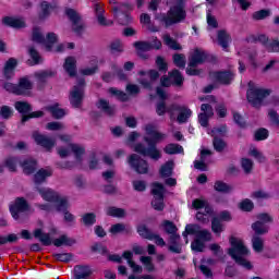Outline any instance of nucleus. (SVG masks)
<instances>
[{
	"label": "nucleus",
	"instance_id": "49",
	"mask_svg": "<svg viewBox=\"0 0 279 279\" xmlns=\"http://www.w3.org/2000/svg\"><path fill=\"white\" fill-rule=\"evenodd\" d=\"M109 51L112 56L123 53V43L120 39H114L109 45Z\"/></svg>",
	"mask_w": 279,
	"mask_h": 279
},
{
	"label": "nucleus",
	"instance_id": "31",
	"mask_svg": "<svg viewBox=\"0 0 279 279\" xmlns=\"http://www.w3.org/2000/svg\"><path fill=\"white\" fill-rule=\"evenodd\" d=\"M2 23L8 27H13L14 29H23V27H25V21L11 16L3 17Z\"/></svg>",
	"mask_w": 279,
	"mask_h": 279
},
{
	"label": "nucleus",
	"instance_id": "10",
	"mask_svg": "<svg viewBox=\"0 0 279 279\" xmlns=\"http://www.w3.org/2000/svg\"><path fill=\"white\" fill-rule=\"evenodd\" d=\"M37 191L39 195H41L43 199H45V202H50V204H54L56 210L58 209V206H60L61 202L68 199L66 197H61L58 192L51 189L37 187Z\"/></svg>",
	"mask_w": 279,
	"mask_h": 279
},
{
	"label": "nucleus",
	"instance_id": "51",
	"mask_svg": "<svg viewBox=\"0 0 279 279\" xmlns=\"http://www.w3.org/2000/svg\"><path fill=\"white\" fill-rule=\"evenodd\" d=\"M137 234H140V236L142 238V239H147V241H151V235L154 234L153 232H151V230H149V228H147V226L146 225H140V226H137Z\"/></svg>",
	"mask_w": 279,
	"mask_h": 279
},
{
	"label": "nucleus",
	"instance_id": "54",
	"mask_svg": "<svg viewBox=\"0 0 279 279\" xmlns=\"http://www.w3.org/2000/svg\"><path fill=\"white\" fill-rule=\"evenodd\" d=\"M52 257L57 263H71L73 260L72 253H54Z\"/></svg>",
	"mask_w": 279,
	"mask_h": 279
},
{
	"label": "nucleus",
	"instance_id": "13",
	"mask_svg": "<svg viewBox=\"0 0 279 279\" xmlns=\"http://www.w3.org/2000/svg\"><path fill=\"white\" fill-rule=\"evenodd\" d=\"M214 78L218 84H222V86H230L234 82V72L230 70L216 71L214 72Z\"/></svg>",
	"mask_w": 279,
	"mask_h": 279
},
{
	"label": "nucleus",
	"instance_id": "43",
	"mask_svg": "<svg viewBox=\"0 0 279 279\" xmlns=\"http://www.w3.org/2000/svg\"><path fill=\"white\" fill-rule=\"evenodd\" d=\"M14 117V109L8 105H2L0 107V119L3 121H10L11 118Z\"/></svg>",
	"mask_w": 279,
	"mask_h": 279
},
{
	"label": "nucleus",
	"instance_id": "27",
	"mask_svg": "<svg viewBox=\"0 0 279 279\" xmlns=\"http://www.w3.org/2000/svg\"><path fill=\"white\" fill-rule=\"evenodd\" d=\"M15 110L21 114V117H27L34 108L32 107V104L24 101V100H19L14 104Z\"/></svg>",
	"mask_w": 279,
	"mask_h": 279
},
{
	"label": "nucleus",
	"instance_id": "40",
	"mask_svg": "<svg viewBox=\"0 0 279 279\" xmlns=\"http://www.w3.org/2000/svg\"><path fill=\"white\" fill-rule=\"evenodd\" d=\"M163 43L173 51H181L182 49V45H180L178 40L173 39L169 34L163 35Z\"/></svg>",
	"mask_w": 279,
	"mask_h": 279
},
{
	"label": "nucleus",
	"instance_id": "2",
	"mask_svg": "<svg viewBox=\"0 0 279 279\" xmlns=\"http://www.w3.org/2000/svg\"><path fill=\"white\" fill-rule=\"evenodd\" d=\"M231 247L228 250L229 256L234 260L236 265L240 267H244V269L251 270L253 269V265L250 260H247L243 256H247L250 254V250L245 244H243V241L231 236L229 239Z\"/></svg>",
	"mask_w": 279,
	"mask_h": 279
},
{
	"label": "nucleus",
	"instance_id": "39",
	"mask_svg": "<svg viewBox=\"0 0 279 279\" xmlns=\"http://www.w3.org/2000/svg\"><path fill=\"white\" fill-rule=\"evenodd\" d=\"M230 35L228 32L220 29L218 31V45L222 47V49H228L230 47Z\"/></svg>",
	"mask_w": 279,
	"mask_h": 279
},
{
	"label": "nucleus",
	"instance_id": "7",
	"mask_svg": "<svg viewBox=\"0 0 279 279\" xmlns=\"http://www.w3.org/2000/svg\"><path fill=\"white\" fill-rule=\"evenodd\" d=\"M270 95L271 89L251 87L246 92V99L248 104L253 106V108H259V106L263 104V99H265V97H269Z\"/></svg>",
	"mask_w": 279,
	"mask_h": 279
},
{
	"label": "nucleus",
	"instance_id": "36",
	"mask_svg": "<svg viewBox=\"0 0 279 279\" xmlns=\"http://www.w3.org/2000/svg\"><path fill=\"white\" fill-rule=\"evenodd\" d=\"M163 151L168 156H175L178 154H184V147H182L180 144L170 143L163 147Z\"/></svg>",
	"mask_w": 279,
	"mask_h": 279
},
{
	"label": "nucleus",
	"instance_id": "22",
	"mask_svg": "<svg viewBox=\"0 0 279 279\" xmlns=\"http://www.w3.org/2000/svg\"><path fill=\"white\" fill-rule=\"evenodd\" d=\"M114 19H117L119 25L128 26L132 23V15L128 12H119V7H112Z\"/></svg>",
	"mask_w": 279,
	"mask_h": 279
},
{
	"label": "nucleus",
	"instance_id": "23",
	"mask_svg": "<svg viewBox=\"0 0 279 279\" xmlns=\"http://www.w3.org/2000/svg\"><path fill=\"white\" fill-rule=\"evenodd\" d=\"M57 213H63L64 221L66 223H72L75 221V216L69 211V199L61 201L59 205H57Z\"/></svg>",
	"mask_w": 279,
	"mask_h": 279
},
{
	"label": "nucleus",
	"instance_id": "57",
	"mask_svg": "<svg viewBox=\"0 0 279 279\" xmlns=\"http://www.w3.org/2000/svg\"><path fill=\"white\" fill-rule=\"evenodd\" d=\"M155 64L159 73H167V71H169V63H167V61L162 58V56L156 57Z\"/></svg>",
	"mask_w": 279,
	"mask_h": 279
},
{
	"label": "nucleus",
	"instance_id": "44",
	"mask_svg": "<svg viewBox=\"0 0 279 279\" xmlns=\"http://www.w3.org/2000/svg\"><path fill=\"white\" fill-rule=\"evenodd\" d=\"M214 190L217 191V193L228 194L232 193L233 187L223 181H216L214 184Z\"/></svg>",
	"mask_w": 279,
	"mask_h": 279
},
{
	"label": "nucleus",
	"instance_id": "29",
	"mask_svg": "<svg viewBox=\"0 0 279 279\" xmlns=\"http://www.w3.org/2000/svg\"><path fill=\"white\" fill-rule=\"evenodd\" d=\"M173 169H175V162L173 160L166 161L159 169L160 178H171Z\"/></svg>",
	"mask_w": 279,
	"mask_h": 279
},
{
	"label": "nucleus",
	"instance_id": "9",
	"mask_svg": "<svg viewBox=\"0 0 279 279\" xmlns=\"http://www.w3.org/2000/svg\"><path fill=\"white\" fill-rule=\"evenodd\" d=\"M128 163L130 165L131 169H133V171L140 175L149 173V163L137 154L130 155Z\"/></svg>",
	"mask_w": 279,
	"mask_h": 279
},
{
	"label": "nucleus",
	"instance_id": "56",
	"mask_svg": "<svg viewBox=\"0 0 279 279\" xmlns=\"http://www.w3.org/2000/svg\"><path fill=\"white\" fill-rule=\"evenodd\" d=\"M161 226L166 234H175L178 232V226L171 220H163Z\"/></svg>",
	"mask_w": 279,
	"mask_h": 279
},
{
	"label": "nucleus",
	"instance_id": "8",
	"mask_svg": "<svg viewBox=\"0 0 279 279\" xmlns=\"http://www.w3.org/2000/svg\"><path fill=\"white\" fill-rule=\"evenodd\" d=\"M31 208L32 207L25 197H16L14 203L9 206L10 214L14 221L21 219V213H29Z\"/></svg>",
	"mask_w": 279,
	"mask_h": 279
},
{
	"label": "nucleus",
	"instance_id": "33",
	"mask_svg": "<svg viewBox=\"0 0 279 279\" xmlns=\"http://www.w3.org/2000/svg\"><path fill=\"white\" fill-rule=\"evenodd\" d=\"M51 175H53V172L46 170L45 168L39 169L34 174V182L36 186H39V184H43V182H46L47 178H51Z\"/></svg>",
	"mask_w": 279,
	"mask_h": 279
},
{
	"label": "nucleus",
	"instance_id": "41",
	"mask_svg": "<svg viewBox=\"0 0 279 279\" xmlns=\"http://www.w3.org/2000/svg\"><path fill=\"white\" fill-rule=\"evenodd\" d=\"M226 228L223 227V223H221V219L219 217H214L211 219V231L214 234H217V236H221V232H223Z\"/></svg>",
	"mask_w": 279,
	"mask_h": 279
},
{
	"label": "nucleus",
	"instance_id": "60",
	"mask_svg": "<svg viewBox=\"0 0 279 279\" xmlns=\"http://www.w3.org/2000/svg\"><path fill=\"white\" fill-rule=\"evenodd\" d=\"M155 110L158 117H165L166 112H169V107H167V101L158 100L155 105Z\"/></svg>",
	"mask_w": 279,
	"mask_h": 279
},
{
	"label": "nucleus",
	"instance_id": "62",
	"mask_svg": "<svg viewBox=\"0 0 279 279\" xmlns=\"http://www.w3.org/2000/svg\"><path fill=\"white\" fill-rule=\"evenodd\" d=\"M46 49L47 51H51L53 45H56V43H58V35H56V33H48L46 35Z\"/></svg>",
	"mask_w": 279,
	"mask_h": 279
},
{
	"label": "nucleus",
	"instance_id": "55",
	"mask_svg": "<svg viewBox=\"0 0 279 279\" xmlns=\"http://www.w3.org/2000/svg\"><path fill=\"white\" fill-rule=\"evenodd\" d=\"M252 244H253L254 252H257L258 254H260V252L265 250V242L258 235H253Z\"/></svg>",
	"mask_w": 279,
	"mask_h": 279
},
{
	"label": "nucleus",
	"instance_id": "17",
	"mask_svg": "<svg viewBox=\"0 0 279 279\" xmlns=\"http://www.w3.org/2000/svg\"><path fill=\"white\" fill-rule=\"evenodd\" d=\"M16 66H19V60L16 58H9L3 66L2 73L4 80H12L15 75Z\"/></svg>",
	"mask_w": 279,
	"mask_h": 279
},
{
	"label": "nucleus",
	"instance_id": "42",
	"mask_svg": "<svg viewBox=\"0 0 279 279\" xmlns=\"http://www.w3.org/2000/svg\"><path fill=\"white\" fill-rule=\"evenodd\" d=\"M108 93H109L110 95H113V97H117V99H118L119 101H122V102L130 101V96H128V95L125 94V92H123V90H121V89H118V88H116V87H110V88L108 89Z\"/></svg>",
	"mask_w": 279,
	"mask_h": 279
},
{
	"label": "nucleus",
	"instance_id": "35",
	"mask_svg": "<svg viewBox=\"0 0 279 279\" xmlns=\"http://www.w3.org/2000/svg\"><path fill=\"white\" fill-rule=\"evenodd\" d=\"M98 110H102L108 117H114V107L110 106V102L104 98H100L96 104Z\"/></svg>",
	"mask_w": 279,
	"mask_h": 279
},
{
	"label": "nucleus",
	"instance_id": "4",
	"mask_svg": "<svg viewBox=\"0 0 279 279\" xmlns=\"http://www.w3.org/2000/svg\"><path fill=\"white\" fill-rule=\"evenodd\" d=\"M183 21H186V1L184 0H177L168 10L167 15L161 17V23H165L166 27L178 25V23H183Z\"/></svg>",
	"mask_w": 279,
	"mask_h": 279
},
{
	"label": "nucleus",
	"instance_id": "1",
	"mask_svg": "<svg viewBox=\"0 0 279 279\" xmlns=\"http://www.w3.org/2000/svg\"><path fill=\"white\" fill-rule=\"evenodd\" d=\"M145 132L147 136H144L143 141L145 144H147V147H145V144L143 143H137L134 146V151L140 154V156H144L150 158V160L158 161L160 158H162V153L160 149H158V144L160 141H165V138H167V134L158 132L154 124H146Z\"/></svg>",
	"mask_w": 279,
	"mask_h": 279
},
{
	"label": "nucleus",
	"instance_id": "24",
	"mask_svg": "<svg viewBox=\"0 0 279 279\" xmlns=\"http://www.w3.org/2000/svg\"><path fill=\"white\" fill-rule=\"evenodd\" d=\"M64 71L70 75V77H75L77 75V61L74 57H66L64 64Z\"/></svg>",
	"mask_w": 279,
	"mask_h": 279
},
{
	"label": "nucleus",
	"instance_id": "12",
	"mask_svg": "<svg viewBox=\"0 0 279 279\" xmlns=\"http://www.w3.org/2000/svg\"><path fill=\"white\" fill-rule=\"evenodd\" d=\"M65 15L73 24L72 32H74V34H82L84 32V25L80 24V21H82V17L80 16V14H77V11H75L74 9L68 8L65 9Z\"/></svg>",
	"mask_w": 279,
	"mask_h": 279
},
{
	"label": "nucleus",
	"instance_id": "48",
	"mask_svg": "<svg viewBox=\"0 0 279 279\" xmlns=\"http://www.w3.org/2000/svg\"><path fill=\"white\" fill-rule=\"evenodd\" d=\"M271 16V9H262L259 11H255L252 15L253 21H265Z\"/></svg>",
	"mask_w": 279,
	"mask_h": 279
},
{
	"label": "nucleus",
	"instance_id": "47",
	"mask_svg": "<svg viewBox=\"0 0 279 279\" xmlns=\"http://www.w3.org/2000/svg\"><path fill=\"white\" fill-rule=\"evenodd\" d=\"M269 138V130L265 128H259L254 132V141L260 143V141H267Z\"/></svg>",
	"mask_w": 279,
	"mask_h": 279
},
{
	"label": "nucleus",
	"instance_id": "34",
	"mask_svg": "<svg viewBox=\"0 0 279 279\" xmlns=\"http://www.w3.org/2000/svg\"><path fill=\"white\" fill-rule=\"evenodd\" d=\"M58 72L52 71V70H44L41 72L35 73L36 80L41 84V86H45L47 84V80L50 77H56Z\"/></svg>",
	"mask_w": 279,
	"mask_h": 279
},
{
	"label": "nucleus",
	"instance_id": "63",
	"mask_svg": "<svg viewBox=\"0 0 279 279\" xmlns=\"http://www.w3.org/2000/svg\"><path fill=\"white\" fill-rule=\"evenodd\" d=\"M241 167L244 173H252V169H254V161L250 158H242Z\"/></svg>",
	"mask_w": 279,
	"mask_h": 279
},
{
	"label": "nucleus",
	"instance_id": "53",
	"mask_svg": "<svg viewBox=\"0 0 279 279\" xmlns=\"http://www.w3.org/2000/svg\"><path fill=\"white\" fill-rule=\"evenodd\" d=\"M82 222L87 228H90V226H95L97 223V215H95V213H87L83 215Z\"/></svg>",
	"mask_w": 279,
	"mask_h": 279
},
{
	"label": "nucleus",
	"instance_id": "26",
	"mask_svg": "<svg viewBox=\"0 0 279 279\" xmlns=\"http://www.w3.org/2000/svg\"><path fill=\"white\" fill-rule=\"evenodd\" d=\"M25 175H32V173H36V167H38V161L33 158L24 159L20 162Z\"/></svg>",
	"mask_w": 279,
	"mask_h": 279
},
{
	"label": "nucleus",
	"instance_id": "21",
	"mask_svg": "<svg viewBox=\"0 0 279 279\" xmlns=\"http://www.w3.org/2000/svg\"><path fill=\"white\" fill-rule=\"evenodd\" d=\"M169 243V252H171L172 254H182V244L180 243V234H178V232L170 233Z\"/></svg>",
	"mask_w": 279,
	"mask_h": 279
},
{
	"label": "nucleus",
	"instance_id": "6",
	"mask_svg": "<svg viewBox=\"0 0 279 279\" xmlns=\"http://www.w3.org/2000/svg\"><path fill=\"white\" fill-rule=\"evenodd\" d=\"M189 234L195 235V239L202 241L203 243H208L213 241V233L208 229H203L199 225H186L185 231L182 233V236L186 239Z\"/></svg>",
	"mask_w": 279,
	"mask_h": 279
},
{
	"label": "nucleus",
	"instance_id": "50",
	"mask_svg": "<svg viewBox=\"0 0 279 279\" xmlns=\"http://www.w3.org/2000/svg\"><path fill=\"white\" fill-rule=\"evenodd\" d=\"M213 146L215 151H217L218 154H221V151H223V149L228 147V144L226 143V141H223V138L219 136H215L213 138Z\"/></svg>",
	"mask_w": 279,
	"mask_h": 279
},
{
	"label": "nucleus",
	"instance_id": "28",
	"mask_svg": "<svg viewBox=\"0 0 279 279\" xmlns=\"http://www.w3.org/2000/svg\"><path fill=\"white\" fill-rule=\"evenodd\" d=\"M174 110L179 111V114L177 117V121L178 123L182 124V123H186L189 121V119H191V117L193 116V111L191 109H189L187 107H175Z\"/></svg>",
	"mask_w": 279,
	"mask_h": 279
},
{
	"label": "nucleus",
	"instance_id": "11",
	"mask_svg": "<svg viewBox=\"0 0 279 279\" xmlns=\"http://www.w3.org/2000/svg\"><path fill=\"white\" fill-rule=\"evenodd\" d=\"M210 58V59H208ZM217 62V57L208 56L205 51L199 50V48L194 49V53L190 58L189 66L195 68L198 64H204V62Z\"/></svg>",
	"mask_w": 279,
	"mask_h": 279
},
{
	"label": "nucleus",
	"instance_id": "5",
	"mask_svg": "<svg viewBox=\"0 0 279 279\" xmlns=\"http://www.w3.org/2000/svg\"><path fill=\"white\" fill-rule=\"evenodd\" d=\"M150 193L154 196V201L151 202L153 208L162 213V210H165V193H167V189L162 183L154 182Z\"/></svg>",
	"mask_w": 279,
	"mask_h": 279
},
{
	"label": "nucleus",
	"instance_id": "37",
	"mask_svg": "<svg viewBox=\"0 0 279 279\" xmlns=\"http://www.w3.org/2000/svg\"><path fill=\"white\" fill-rule=\"evenodd\" d=\"M21 165V158L16 156H9L4 159V167L11 171V173H14L16 171V167Z\"/></svg>",
	"mask_w": 279,
	"mask_h": 279
},
{
	"label": "nucleus",
	"instance_id": "14",
	"mask_svg": "<svg viewBox=\"0 0 279 279\" xmlns=\"http://www.w3.org/2000/svg\"><path fill=\"white\" fill-rule=\"evenodd\" d=\"M201 110L202 112L198 114V123L202 125V128H208L210 117L215 114L213 106L210 104H202Z\"/></svg>",
	"mask_w": 279,
	"mask_h": 279
},
{
	"label": "nucleus",
	"instance_id": "32",
	"mask_svg": "<svg viewBox=\"0 0 279 279\" xmlns=\"http://www.w3.org/2000/svg\"><path fill=\"white\" fill-rule=\"evenodd\" d=\"M96 14H97V22L98 25H101V27H111V25H114V22L112 20H107L106 16H104V9L99 4L95 7Z\"/></svg>",
	"mask_w": 279,
	"mask_h": 279
},
{
	"label": "nucleus",
	"instance_id": "38",
	"mask_svg": "<svg viewBox=\"0 0 279 279\" xmlns=\"http://www.w3.org/2000/svg\"><path fill=\"white\" fill-rule=\"evenodd\" d=\"M252 230L255 232L253 236H263L269 232V228L258 220L252 223Z\"/></svg>",
	"mask_w": 279,
	"mask_h": 279
},
{
	"label": "nucleus",
	"instance_id": "61",
	"mask_svg": "<svg viewBox=\"0 0 279 279\" xmlns=\"http://www.w3.org/2000/svg\"><path fill=\"white\" fill-rule=\"evenodd\" d=\"M107 215L109 217L122 218L125 217V209L112 206L107 209Z\"/></svg>",
	"mask_w": 279,
	"mask_h": 279
},
{
	"label": "nucleus",
	"instance_id": "19",
	"mask_svg": "<svg viewBox=\"0 0 279 279\" xmlns=\"http://www.w3.org/2000/svg\"><path fill=\"white\" fill-rule=\"evenodd\" d=\"M69 101L72 108H82V104H84V90L73 87L70 92Z\"/></svg>",
	"mask_w": 279,
	"mask_h": 279
},
{
	"label": "nucleus",
	"instance_id": "20",
	"mask_svg": "<svg viewBox=\"0 0 279 279\" xmlns=\"http://www.w3.org/2000/svg\"><path fill=\"white\" fill-rule=\"evenodd\" d=\"M34 88V83L29 81L28 76L21 77L17 83V96L27 97L29 92Z\"/></svg>",
	"mask_w": 279,
	"mask_h": 279
},
{
	"label": "nucleus",
	"instance_id": "46",
	"mask_svg": "<svg viewBox=\"0 0 279 279\" xmlns=\"http://www.w3.org/2000/svg\"><path fill=\"white\" fill-rule=\"evenodd\" d=\"M45 117V111L38 110V111H31L27 116L21 117V123L24 125V123H27V121H31V119H43Z\"/></svg>",
	"mask_w": 279,
	"mask_h": 279
},
{
	"label": "nucleus",
	"instance_id": "18",
	"mask_svg": "<svg viewBox=\"0 0 279 279\" xmlns=\"http://www.w3.org/2000/svg\"><path fill=\"white\" fill-rule=\"evenodd\" d=\"M133 47L135 48V51L142 60H149V54L145 53L147 51H151V43L149 41H135L133 44Z\"/></svg>",
	"mask_w": 279,
	"mask_h": 279
},
{
	"label": "nucleus",
	"instance_id": "25",
	"mask_svg": "<svg viewBox=\"0 0 279 279\" xmlns=\"http://www.w3.org/2000/svg\"><path fill=\"white\" fill-rule=\"evenodd\" d=\"M168 75L172 82V86H177V88H182L184 86V75L178 69H173L168 72Z\"/></svg>",
	"mask_w": 279,
	"mask_h": 279
},
{
	"label": "nucleus",
	"instance_id": "64",
	"mask_svg": "<svg viewBox=\"0 0 279 279\" xmlns=\"http://www.w3.org/2000/svg\"><path fill=\"white\" fill-rule=\"evenodd\" d=\"M206 247V243L202 242V240H198L197 238L194 239L191 243V250L192 252H204V248Z\"/></svg>",
	"mask_w": 279,
	"mask_h": 279
},
{
	"label": "nucleus",
	"instance_id": "45",
	"mask_svg": "<svg viewBox=\"0 0 279 279\" xmlns=\"http://www.w3.org/2000/svg\"><path fill=\"white\" fill-rule=\"evenodd\" d=\"M172 62L178 69H186V56L183 53H174L172 56Z\"/></svg>",
	"mask_w": 279,
	"mask_h": 279
},
{
	"label": "nucleus",
	"instance_id": "52",
	"mask_svg": "<svg viewBox=\"0 0 279 279\" xmlns=\"http://www.w3.org/2000/svg\"><path fill=\"white\" fill-rule=\"evenodd\" d=\"M238 208L242 210V213H252V210H254V202L250 198H244L239 203Z\"/></svg>",
	"mask_w": 279,
	"mask_h": 279
},
{
	"label": "nucleus",
	"instance_id": "58",
	"mask_svg": "<svg viewBox=\"0 0 279 279\" xmlns=\"http://www.w3.org/2000/svg\"><path fill=\"white\" fill-rule=\"evenodd\" d=\"M71 147V151L74 153V156H75V159L78 161V162H82V156L84 154H86V148L77 145V144H71L70 145Z\"/></svg>",
	"mask_w": 279,
	"mask_h": 279
},
{
	"label": "nucleus",
	"instance_id": "16",
	"mask_svg": "<svg viewBox=\"0 0 279 279\" xmlns=\"http://www.w3.org/2000/svg\"><path fill=\"white\" fill-rule=\"evenodd\" d=\"M40 11L38 12V19L40 21H47L51 16V10H58V2L41 1L39 4Z\"/></svg>",
	"mask_w": 279,
	"mask_h": 279
},
{
	"label": "nucleus",
	"instance_id": "59",
	"mask_svg": "<svg viewBox=\"0 0 279 279\" xmlns=\"http://www.w3.org/2000/svg\"><path fill=\"white\" fill-rule=\"evenodd\" d=\"M32 40L33 43H38L39 45H44V43H46L45 35L40 33V27L35 26L33 28Z\"/></svg>",
	"mask_w": 279,
	"mask_h": 279
},
{
	"label": "nucleus",
	"instance_id": "15",
	"mask_svg": "<svg viewBox=\"0 0 279 279\" xmlns=\"http://www.w3.org/2000/svg\"><path fill=\"white\" fill-rule=\"evenodd\" d=\"M36 145L44 147L47 151H50L56 147V140L48 137L45 134L36 133L33 135Z\"/></svg>",
	"mask_w": 279,
	"mask_h": 279
},
{
	"label": "nucleus",
	"instance_id": "30",
	"mask_svg": "<svg viewBox=\"0 0 279 279\" xmlns=\"http://www.w3.org/2000/svg\"><path fill=\"white\" fill-rule=\"evenodd\" d=\"M46 110L48 112H50L52 119L60 120L66 116V111H64V109L60 108V104H58V102L46 107Z\"/></svg>",
	"mask_w": 279,
	"mask_h": 279
},
{
	"label": "nucleus",
	"instance_id": "3",
	"mask_svg": "<svg viewBox=\"0 0 279 279\" xmlns=\"http://www.w3.org/2000/svg\"><path fill=\"white\" fill-rule=\"evenodd\" d=\"M33 236L39 240L44 247H49L50 245H54V247H62L63 245L65 247H73V245L77 243V240L74 238H69L66 234H62L59 238L52 240L51 234L43 232V229L40 228L34 230Z\"/></svg>",
	"mask_w": 279,
	"mask_h": 279
}]
</instances>
